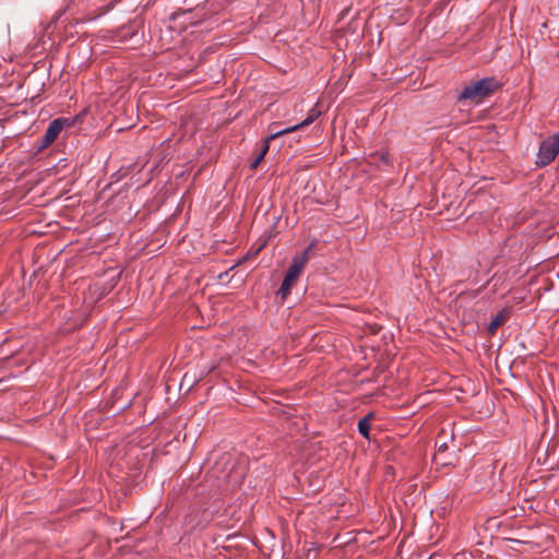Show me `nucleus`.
<instances>
[{
    "label": "nucleus",
    "mask_w": 559,
    "mask_h": 559,
    "mask_svg": "<svg viewBox=\"0 0 559 559\" xmlns=\"http://www.w3.org/2000/svg\"><path fill=\"white\" fill-rule=\"evenodd\" d=\"M317 243H318V241H317L316 239H313V240L310 242V245L308 246V248H307V249H309V250L311 251L312 249H314V248L317 247Z\"/></svg>",
    "instance_id": "obj_11"
},
{
    "label": "nucleus",
    "mask_w": 559,
    "mask_h": 559,
    "mask_svg": "<svg viewBox=\"0 0 559 559\" xmlns=\"http://www.w3.org/2000/svg\"><path fill=\"white\" fill-rule=\"evenodd\" d=\"M283 134H285V131H275V132L271 133L270 135H267L263 140V143L261 145V148H260L259 153L257 154V156L254 157V159L250 164V168L251 169L258 168V166L264 159L266 153L270 150V142L273 141L274 139H276L280 135H283Z\"/></svg>",
    "instance_id": "obj_5"
},
{
    "label": "nucleus",
    "mask_w": 559,
    "mask_h": 559,
    "mask_svg": "<svg viewBox=\"0 0 559 559\" xmlns=\"http://www.w3.org/2000/svg\"><path fill=\"white\" fill-rule=\"evenodd\" d=\"M371 417V414L368 416L361 418L358 423V431L361 436L369 439V431H370V421L369 418Z\"/></svg>",
    "instance_id": "obj_7"
},
{
    "label": "nucleus",
    "mask_w": 559,
    "mask_h": 559,
    "mask_svg": "<svg viewBox=\"0 0 559 559\" xmlns=\"http://www.w3.org/2000/svg\"><path fill=\"white\" fill-rule=\"evenodd\" d=\"M321 116V110L318 108V105L313 106L307 114V117L305 120H302L300 123L288 127L286 129H283L282 131H285L286 133L293 132L298 130L301 127H306L311 124L314 120H317Z\"/></svg>",
    "instance_id": "obj_6"
},
{
    "label": "nucleus",
    "mask_w": 559,
    "mask_h": 559,
    "mask_svg": "<svg viewBox=\"0 0 559 559\" xmlns=\"http://www.w3.org/2000/svg\"><path fill=\"white\" fill-rule=\"evenodd\" d=\"M504 317L502 313H499L489 324V332L495 333V331L502 324Z\"/></svg>",
    "instance_id": "obj_9"
},
{
    "label": "nucleus",
    "mask_w": 559,
    "mask_h": 559,
    "mask_svg": "<svg viewBox=\"0 0 559 559\" xmlns=\"http://www.w3.org/2000/svg\"><path fill=\"white\" fill-rule=\"evenodd\" d=\"M73 124V120L69 119V118H57L55 120H52L45 134L47 135V140H51L55 142V140L58 138V135L60 134V132L64 129V128H69Z\"/></svg>",
    "instance_id": "obj_4"
},
{
    "label": "nucleus",
    "mask_w": 559,
    "mask_h": 559,
    "mask_svg": "<svg viewBox=\"0 0 559 559\" xmlns=\"http://www.w3.org/2000/svg\"><path fill=\"white\" fill-rule=\"evenodd\" d=\"M429 559H432V558H429Z\"/></svg>",
    "instance_id": "obj_14"
},
{
    "label": "nucleus",
    "mask_w": 559,
    "mask_h": 559,
    "mask_svg": "<svg viewBox=\"0 0 559 559\" xmlns=\"http://www.w3.org/2000/svg\"><path fill=\"white\" fill-rule=\"evenodd\" d=\"M559 154V133H555L542 141L537 153L536 165L548 166Z\"/></svg>",
    "instance_id": "obj_2"
},
{
    "label": "nucleus",
    "mask_w": 559,
    "mask_h": 559,
    "mask_svg": "<svg viewBox=\"0 0 559 559\" xmlns=\"http://www.w3.org/2000/svg\"><path fill=\"white\" fill-rule=\"evenodd\" d=\"M309 259H310V250L306 249L301 254L295 255L293 258L292 262L295 264H299V267L304 269L305 265L307 264V262L309 261Z\"/></svg>",
    "instance_id": "obj_8"
},
{
    "label": "nucleus",
    "mask_w": 559,
    "mask_h": 559,
    "mask_svg": "<svg viewBox=\"0 0 559 559\" xmlns=\"http://www.w3.org/2000/svg\"><path fill=\"white\" fill-rule=\"evenodd\" d=\"M381 159L383 163H388V154L386 153H382L381 154Z\"/></svg>",
    "instance_id": "obj_13"
},
{
    "label": "nucleus",
    "mask_w": 559,
    "mask_h": 559,
    "mask_svg": "<svg viewBox=\"0 0 559 559\" xmlns=\"http://www.w3.org/2000/svg\"><path fill=\"white\" fill-rule=\"evenodd\" d=\"M499 87L498 82L493 78H484L476 82L466 85L461 92L459 98L479 102L483 98L489 96Z\"/></svg>",
    "instance_id": "obj_1"
},
{
    "label": "nucleus",
    "mask_w": 559,
    "mask_h": 559,
    "mask_svg": "<svg viewBox=\"0 0 559 559\" xmlns=\"http://www.w3.org/2000/svg\"><path fill=\"white\" fill-rule=\"evenodd\" d=\"M445 449H447V444H445V443H440V444L438 445V451H439V452H440V451H443V450H445Z\"/></svg>",
    "instance_id": "obj_12"
},
{
    "label": "nucleus",
    "mask_w": 559,
    "mask_h": 559,
    "mask_svg": "<svg viewBox=\"0 0 559 559\" xmlns=\"http://www.w3.org/2000/svg\"><path fill=\"white\" fill-rule=\"evenodd\" d=\"M51 143H53V141H51V140L48 141L47 135L44 134V136L38 141L37 148L39 151H41V150L48 147Z\"/></svg>",
    "instance_id": "obj_10"
},
{
    "label": "nucleus",
    "mask_w": 559,
    "mask_h": 559,
    "mask_svg": "<svg viewBox=\"0 0 559 559\" xmlns=\"http://www.w3.org/2000/svg\"><path fill=\"white\" fill-rule=\"evenodd\" d=\"M302 269L299 267V264H295L292 262L290 266L288 267V271L282 282L281 287L277 290V296L285 299L287 295L290 293V289L293 285L295 284L296 280L299 277Z\"/></svg>",
    "instance_id": "obj_3"
}]
</instances>
